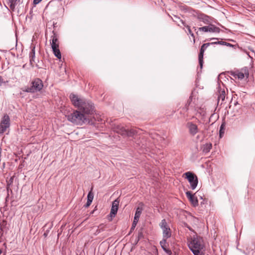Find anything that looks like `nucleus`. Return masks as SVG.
<instances>
[{"label": "nucleus", "instance_id": "obj_14", "mask_svg": "<svg viewBox=\"0 0 255 255\" xmlns=\"http://www.w3.org/2000/svg\"><path fill=\"white\" fill-rule=\"evenodd\" d=\"M142 212V208H137L135 213L133 221L130 230H133L135 228L137 222H138L139 218Z\"/></svg>", "mask_w": 255, "mask_h": 255}, {"label": "nucleus", "instance_id": "obj_20", "mask_svg": "<svg viewBox=\"0 0 255 255\" xmlns=\"http://www.w3.org/2000/svg\"><path fill=\"white\" fill-rule=\"evenodd\" d=\"M118 208H111V211L110 213V217L111 219L110 220H112L113 218L115 216L118 212Z\"/></svg>", "mask_w": 255, "mask_h": 255}, {"label": "nucleus", "instance_id": "obj_9", "mask_svg": "<svg viewBox=\"0 0 255 255\" xmlns=\"http://www.w3.org/2000/svg\"><path fill=\"white\" fill-rule=\"evenodd\" d=\"M249 71L247 68H243L240 71H235L232 72L231 75L235 78H238L240 80L243 79L245 77L247 78L249 77Z\"/></svg>", "mask_w": 255, "mask_h": 255}, {"label": "nucleus", "instance_id": "obj_13", "mask_svg": "<svg viewBox=\"0 0 255 255\" xmlns=\"http://www.w3.org/2000/svg\"><path fill=\"white\" fill-rule=\"evenodd\" d=\"M210 43H205L202 45L201 46L200 52L199 54V62L200 64V68H202L203 66V55L204 53L205 50L207 49V48L209 46Z\"/></svg>", "mask_w": 255, "mask_h": 255}, {"label": "nucleus", "instance_id": "obj_7", "mask_svg": "<svg viewBox=\"0 0 255 255\" xmlns=\"http://www.w3.org/2000/svg\"><path fill=\"white\" fill-rule=\"evenodd\" d=\"M43 87L42 81L37 78L34 80L32 82V86L28 91L30 92H35L41 90Z\"/></svg>", "mask_w": 255, "mask_h": 255}, {"label": "nucleus", "instance_id": "obj_18", "mask_svg": "<svg viewBox=\"0 0 255 255\" xmlns=\"http://www.w3.org/2000/svg\"><path fill=\"white\" fill-rule=\"evenodd\" d=\"M225 97H226L225 91L224 90H220L219 92V95H218V101H219L220 100L222 101H223L225 100Z\"/></svg>", "mask_w": 255, "mask_h": 255}, {"label": "nucleus", "instance_id": "obj_6", "mask_svg": "<svg viewBox=\"0 0 255 255\" xmlns=\"http://www.w3.org/2000/svg\"><path fill=\"white\" fill-rule=\"evenodd\" d=\"M159 226L162 230L163 238H164V239L169 238L171 236V232L166 220H162Z\"/></svg>", "mask_w": 255, "mask_h": 255}, {"label": "nucleus", "instance_id": "obj_23", "mask_svg": "<svg viewBox=\"0 0 255 255\" xmlns=\"http://www.w3.org/2000/svg\"><path fill=\"white\" fill-rule=\"evenodd\" d=\"M119 203L120 201L119 199H117L113 202L112 207H118L119 206Z\"/></svg>", "mask_w": 255, "mask_h": 255}, {"label": "nucleus", "instance_id": "obj_4", "mask_svg": "<svg viewBox=\"0 0 255 255\" xmlns=\"http://www.w3.org/2000/svg\"><path fill=\"white\" fill-rule=\"evenodd\" d=\"M50 43L54 55L59 59L61 58V54L59 49V41L58 35L53 32V35L51 36Z\"/></svg>", "mask_w": 255, "mask_h": 255}, {"label": "nucleus", "instance_id": "obj_27", "mask_svg": "<svg viewBox=\"0 0 255 255\" xmlns=\"http://www.w3.org/2000/svg\"><path fill=\"white\" fill-rule=\"evenodd\" d=\"M4 82L2 77L0 75V85Z\"/></svg>", "mask_w": 255, "mask_h": 255}, {"label": "nucleus", "instance_id": "obj_25", "mask_svg": "<svg viewBox=\"0 0 255 255\" xmlns=\"http://www.w3.org/2000/svg\"><path fill=\"white\" fill-rule=\"evenodd\" d=\"M91 203L92 201L87 200V202L85 205L86 207H89L91 205Z\"/></svg>", "mask_w": 255, "mask_h": 255}, {"label": "nucleus", "instance_id": "obj_5", "mask_svg": "<svg viewBox=\"0 0 255 255\" xmlns=\"http://www.w3.org/2000/svg\"><path fill=\"white\" fill-rule=\"evenodd\" d=\"M183 177L186 178L190 184V188L194 190L197 186L198 180L197 176L191 172H187L183 174Z\"/></svg>", "mask_w": 255, "mask_h": 255}, {"label": "nucleus", "instance_id": "obj_12", "mask_svg": "<svg viewBox=\"0 0 255 255\" xmlns=\"http://www.w3.org/2000/svg\"><path fill=\"white\" fill-rule=\"evenodd\" d=\"M186 126L189 133L192 135H195L199 131L198 126L192 122L187 123Z\"/></svg>", "mask_w": 255, "mask_h": 255}, {"label": "nucleus", "instance_id": "obj_19", "mask_svg": "<svg viewBox=\"0 0 255 255\" xmlns=\"http://www.w3.org/2000/svg\"><path fill=\"white\" fill-rule=\"evenodd\" d=\"M30 62L32 64L35 58V47H33L31 51L29 53Z\"/></svg>", "mask_w": 255, "mask_h": 255}, {"label": "nucleus", "instance_id": "obj_17", "mask_svg": "<svg viewBox=\"0 0 255 255\" xmlns=\"http://www.w3.org/2000/svg\"><path fill=\"white\" fill-rule=\"evenodd\" d=\"M212 145L210 143H207L203 146V151L205 153L209 152L212 148Z\"/></svg>", "mask_w": 255, "mask_h": 255}, {"label": "nucleus", "instance_id": "obj_2", "mask_svg": "<svg viewBox=\"0 0 255 255\" xmlns=\"http://www.w3.org/2000/svg\"><path fill=\"white\" fill-rule=\"evenodd\" d=\"M70 98L72 104L79 109L82 110L86 114H91L93 111V106L92 103L86 100L78 97L74 94H71Z\"/></svg>", "mask_w": 255, "mask_h": 255}, {"label": "nucleus", "instance_id": "obj_24", "mask_svg": "<svg viewBox=\"0 0 255 255\" xmlns=\"http://www.w3.org/2000/svg\"><path fill=\"white\" fill-rule=\"evenodd\" d=\"M143 237V234L142 233V232H139L138 233V240L137 241H139V239L140 238H141L142 237Z\"/></svg>", "mask_w": 255, "mask_h": 255}, {"label": "nucleus", "instance_id": "obj_11", "mask_svg": "<svg viewBox=\"0 0 255 255\" xmlns=\"http://www.w3.org/2000/svg\"><path fill=\"white\" fill-rule=\"evenodd\" d=\"M199 30L201 31L205 32H216L219 33L220 32V28L215 26L213 24H210L208 26H203L200 27Z\"/></svg>", "mask_w": 255, "mask_h": 255}, {"label": "nucleus", "instance_id": "obj_26", "mask_svg": "<svg viewBox=\"0 0 255 255\" xmlns=\"http://www.w3.org/2000/svg\"><path fill=\"white\" fill-rule=\"evenodd\" d=\"M42 0H33V3L34 4H37L39 3Z\"/></svg>", "mask_w": 255, "mask_h": 255}, {"label": "nucleus", "instance_id": "obj_10", "mask_svg": "<svg viewBox=\"0 0 255 255\" xmlns=\"http://www.w3.org/2000/svg\"><path fill=\"white\" fill-rule=\"evenodd\" d=\"M116 131L119 134L123 135H127L128 136H131L135 133V131L133 130H128L124 127L120 126H117L116 128Z\"/></svg>", "mask_w": 255, "mask_h": 255}, {"label": "nucleus", "instance_id": "obj_22", "mask_svg": "<svg viewBox=\"0 0 255 255\" xmlns=\"http://www.w3.org/2000/svg\"><path fill=\"white\" fill-rule=\"evenodd\" d=\"M94 198V194L91 191L89 192L87 196V200L92 202Z\"/></svg>", "mask_w": 255, "mask_h": 255}, {"label": "nucleus", "instance_id": "obj_1", "mask_svg": "<svg viewBox=\"0 0 255 255\" xmlns=\"http://www.w3.org/2000/svg\"><path fill=\"white\" fill-rule=\"evenodd\" d=\"M187 244L194 255H205V244L202 237L194 235L188 240Z\"/></svg>", "mask_w": 255, "mask_h": 255}, {"label": "nucleus", "instance_id": "obj_33", "mask_svg": "<svg viewBox=\"0 0 255 255\" xmlns=\"http://www.w3.org/2000/svg\"><path fill=\"white\" fill-rule=\"evenodd\" d=\"M95 210H93V211L92 212V213H93L94 212H95Z\"/></svg>", "mask_w": 255, "mask_h": 255}, {"label": "nucleus", "instance_id": "obj_30", "mask_svg": "<svg viewBox=\"0 0 255 255\" xmlns=\"http://www.w3.org/2000/svg\"><path fill=\"white\" fill-rule=\"evenodd\" d=\"M190 34L191 35V36L192 37H194V34H193V32H191V33H190Z\"/></svg>", "mask_w": 255, "mask_h": 255}, {"label": "nucleus", "instance_id": "obj_8", "mask_svg": "<svg viewBox=\"0 0 255 255\" xmlns=\"http://www.w3.org/2000/svg\"><path fill=\"white\" fill-rule=\"evenodd\" d=\"M10 119L9 116L4 115L0 123V133H2L6 131V129L9 127Z\"/></svg>", "mask_w": 255, "mask_h": 255}, {"label": "nucleus", "instance_id": "obj_15", "mask_svg": "<svg viewBox=\"0 0 255 255\" xmlns=\"http://www.w3.org/2000/svg\"><path fill=\"white\" fill-rule=\"evenodd\" d=\"M186 195L188 199L192 203L194 206L197 205L198 200L197 198L195 197L193 194H192L190 191H187L186 192Z\"/></svg>", "mask_w": 255, "mask_h": 255}, {"label": "nucleus", "instance_id": "obj_21", "mask_svg": "<svg viewBox=\"0 0 255 255\" xmlns=\"http://www.w3.org/2000/svg\"><path fill=\"white\" fill-rule=\"evenodd\" d=\"M17 0H7L8 4L11 8H13L16 4Z\"/></svg>", "mask_w": 255, "mask_h": 255}, {"label": "nucleus", "instance_id": "obj_31", "mask_svg": "<svg viewBox=\"0 0 255 255\" xmlns=\"http://www.w3.org/2000/svg\"><path fill=\"white\" fill-rule=\"evenodd\" d=\"M0 212L2 213V211L1 210V208H0Z\"/></svg>", "mask_w": 255, "mask_h": 255}, {"label": "nucleus", "instance_id": "obj_3", "mask_svg": "<svg viewBox=\"0 0 255 255\" xmlns=\"http://www.w3.org/2000/svg\"><path fill=\"white\" fill-rule=\"evenodd\" d=\"M67 118L68 121L77 125H82L87 121L85 116L78 111L68 116Z\"/></svg>", "mask_w": 255, "mask_h": 255}, {"label": "nucleus", "instance_id": "obj_28", "mask_svg": "<svg viewBox=\"0 0 255 255\" xmlns=\"http://www.w3.org/2000/svg\"><path fill=\"white\" fill-rule=\"evenodd\" d=\"M185 26H186V28H188L189 33V34L191 33V32H192L191 31L190 27L188 25H186Z\"/></svg>", "mask_w": 255, "mask_h": 255}, {"label": "nucleus", "instance_id": "obj_16", "mask_svg": "<svg viewBox=\"0 0 255 255\" xmlns=\"http://www.w3.org/2000/svg\"><path fill=\"white\" fill-rule=\"evenodd\" d=\"M167 239H164L163 238L162 240L160 242V245L163 249V250L167 253L169 255H171L172 254V252L171 250H169L167 248V242L166 240Z\"/></svg>", "mask_w": 255, "mask_h": 255}, {"label": "nucleus", "instance_id": "obj_32", "mask_svg": "<svg viewBox=\"0 0 255 255\" xmlns=\"http://www.w3.org/2000/svg\"><path fill=\"white\" fill-rule=\"evenodd\" d=\"M205 17H206V18H208V16H205Z\"/></svg>", "mask_w": 255, "mask_h": 255}, {"label": "nucleus", "instance_id": "obj_29", "mask_svg": "<svg viewBox=\"0 0 255 255\" xmlns=\"http://www.w3.org/2000/svg\"><path fill=\"white\" fill-rule=\"evenodd\" d=\"M190 34L191 35V36L192 37H194V34H193V32H191V33H190Z\"/></svg>", "mask_w": 255, "mask_h": 255}]
</instances>
